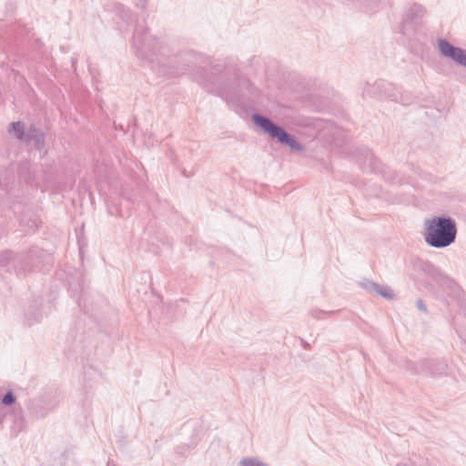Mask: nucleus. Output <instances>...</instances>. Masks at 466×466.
Masks as SVG:
<instances>
[{
  "label": "nucleus",
  "mask_w": 466,
  "mask_h": 466,
  "mask_svg": "<svg viewBox=\"0 0 466 466\" xmlns=\"http://www.w3.org/2000/svg\"><path fill=\"white\" fill-rule=\"evenodd\" d=\"M319 313H322V311H320V310H312V311L310 312V314H311V316H312L313 318H319Z\"/></svg>",
  "instance_id": "obj_15"
},
{
  "label": "nucleus",
  "mask_w": 466,
  "mask_h": 466,
  "mask_svg": "<svg viewBox=\"0 0 466 466\" xmlns=\"http://www.w3.org/2000/svg\"><path fill=\"white\" fill-rule=\"evenodd\" d=\"M376 294L387 299H393L395 297L393 290L387 285L379 284Z\"/></svg>",
  "instance_id": "obj_9"
},
{
  "label": "nucleus",
  "mask_w": 466,
  "mask_h": 466,
  "mask_svg": "<svg viewBox=\"0 0 466 466\" xmlns=\"http://www.w3.org/2000/svg\"><path fill=\"white\" fill-rule=\"evenodd\" d=\"M30 134L32 136L31 141H34L35 147L41 150L44 147V135L42 133H38L35 127L30 129Z\"/></svg>",
  "instance_id": "obj_8"
},
{
  "label": "nucleus",
  "mask_w": 466,
  "mask_h": 466,
  "mask_svg": "<svg viewBox=\"0 0 466 466\" xmlns=\"http://www.w3.org/2000/svg\"><path fill=\"white\" fill-rule=\"evenodd\" d=\"M416 306L420 311H422V312L427 311L426 305L421 299H417Z\"/></svg>",
  "instance_id": "obj_13"
},
{
  "label": "nucleus",
  "mask_w": 466,
  "mask_h": 466,
  "mask_svg": "<svg viewBox=\"0 0 466 466\" xmlns=\"http://www.w3.org/2000/svg\"><path fill=\"white\" fill-rule=\"evenodd\" d=\"M426 13V10L423 6L420 5H411L406 13V18L409 21H415L417 19L422 18Z\"/></svg>",
  "instance_id": "obj_6"
},
{
  "label": "nucleus",
  "mask_w": 466,
  "mask_h": 466,
  "mask_svg": "<svg viewBox=\"0 0 466 466\" xmlns=\"http://www.w3.org/2000/svg\"><path fill=\"white\" fill-rule=\"evenodd\" d=\"M363 289H365L368 292L370 293H374L376 294V291H377V288H379V284L372 281V280H370V279H364L361 284Z\"/></svg>",
  "instance_id": "obj_10"
},
{
  "label": "nucleus",
  "mask_w": 466,
  "mask_h": 466,
  "mask_svg": "<svg viewBox=\"0 0 466 466\" xmlns=\"http://www.w3.org/2000/svg\"><path fill=\"white\" fill-rule=\"evenodd\" d=\"M240 464L241 466H268L266 463L255 458H244L240 461Z\"/></svg>",
  "instance_id": "obj_11"
},
{
  "label": "nucleus",
  "mask_w": 466,
  "mask_h": 466,
  "mask_svg": "<svg viewBox=\"0 0 466 466\" xmlns=\"http://www.w3.org/2000/svg\"><path fill=\"white\" fill-rule=\"evenodd\" d=\"M133 46L139 56L147 59H151L150 56L157 55L161 49L160 43L143 30L135 32Z\"/></svg>",
  "instance_id": "obj_3"
},
{
  "label": "nucleus",
  "mask_w": 466,
  "mask_h": 466,
  "mask_svg": "<svg viewBox=\"0 0 466 466\" xmlns=\"http://www.w3.org/2000/svg\"><path fill=\"white\" fill-rule=\"evenodd\" d=\"M145 3H146V0H143V2L141 4V7H145Z\"/></svg>",
  "instance_id": "obj_16"
},
{
  "label": "nucleus",
  "mask_w": 466,
  "mask_h": 466,
  "mask_svg": "<svg viewBox=\"0 0 466 466\" xmlns=\"http://www.w3.org/2000/svg\"><path fill=\"white\" fill-rule=\"evenodd\" d=\"M196 80L198 81L201 85L205 86V87L208 88V85H207L204 77H202V76L196 77Z\"/></svg>",
  "instance_id": "obj_14"
},
{
  "label": "nucleus",
  "mask_w": 466,
  "mask_h": 466,
  "mask_svg": "<svg viewBox=\"0 0 466 466\" xmlns=\"http://www.w3.org/2000/svg\"><path fill=\"white\" fill-rule=\"evenodd\" d=\"M254 123L259 127L265 133L268 134L273 138L289 147L290 150L300 152L303 150V146L295 138L294 136L289 135L284 128L276 125L271 119L254 114L252 116Z\"/></svg>",
  "instance_id": "obj_2"
},
{
  "label": "nucleus",
  "mask_w": 466,
  "mask_h": 466,
  "mask_svg": "<svg viewBox=\"0 0 466 466\" xmlns=\"http://www.w3.org/2000/svg\"><path fill=\"white\" fill-rule=\"evenodd\" d=\"M456 236V222L450 217H434L424 222V240L432 248H447L455 242Z\"/></svg>",
  "instance_id": "obj_1"
},
{
  "label": "nucleus",
  "mask_w": 466,
  "mask_h": 466,
  "mask_svg": "<svg viewBox=\"0 0 466 466\" xmlns=\"http://www.w3.org/2000/svg\"><path fill=\"white\" fill-rule=\"evenodd\" d=\"M9 132L18 140L24 143L31 142L32 136L25 130V125L22 122H13L10 125Z\"/></svg>",
  "instance_id": "obj_5"
},
{
  "label": "nucleus",
  "mask_w": 466,
  "mask_h": 466,
  "mask_svg": "<svg viewBox=\"0 0 466 466\" xmlns=\"http://www.w3.org/2000/svg\"><path fill=\"white\" fill-rule=\"evenodd\" d=\"M15 401V398L11 390L5 394V396L2 399V403L6 406L12 405Z\"/></svg>",
  "instance_id": "obj_12"
},
{
  "label": "nucleus",
  "mask_w": 466,
  "mask_h": 466,
  "mask_svg": "<svg viewBox=\"0 0 466 466\" xmlns=\"http://www.w3.org/2000/svg\"><path fill=\"white\" fill-rule=\"evenodd\" d=\"M430 363V361L425 360H420L418 363L408 361L406 363V369L413 373H421L429 368Z\"/></svg>",
  "instance_id": "obj_7"
},
{
  "label": "nucleus",
  "mask_w": 466,
  "mask_h": 466,
  "mask_svg": "<svg viewBox=\"0 0 466 466\" xmlns=\"http://www.w3.org/2000/svg\"><path fill=\"white\" fill-rule=\"evenodd\" d=\"M438 48L441 54L445 56L452 59L455 63L460 66H463L466 67V50L461 47H457L452 46L446 39H439Z\"/></svg>",
  "instance_id": "obj_4"
}]
</instances>
